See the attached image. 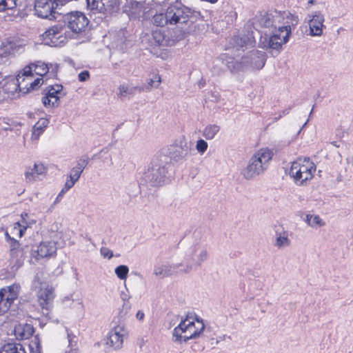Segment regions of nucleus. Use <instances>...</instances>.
Here are the masks:
<instances>
[{"label": "nucleus", "mask_w": 353, "mask_h": 353, "mask_svg": "<svg viewBox=\"0 0 353 353\" xmlns=\"http://www.w3.org/2000/svg\"><path fill=\"white\" fill-rule=\"evenodd\" d=\"M205 329L202 319L187 316L172 331V340L177 343H185L201 336Z\"/></svg>", "instance_id": "f257e3e1"}, {"label": "nucleus", "mask_w": 353, "mask_h": 353, "mask_svg": "<svg viewBox=\"0 0 353 353\" xmlns=\"http://www.w3.org/2000/svg\"><path fill=\"white\" fill-rule=\"evenodd\" d=\"M190 13L188 8L176 2L170 6L164 12L154 15L153 22L156 26L161 27L168 24H183L189 20Z\"/></svg>", "instance_id": "f03ea898"}, {"label": "nucleus", "mask_w": 353, "mask_h": 353, "mask_svg": "<svg viewBox=\"0 0 353 353\" xmlns=\"http://www.w3.org/2000/svg\"><path fill=\"white\" fill-rule=\"evenodd\" d=\"M272 156L271 150L260 149L250 158L248 165L241 171V174L246 179H252L261 174L268 168Z\"/></svg>", "instance_id": "7ed1b4c3"}, {"label": "nucleus", "mask_w": 353, "mask_h": 353, "mask_svg": "<svg viewBox=\"0 0 353 353\" xmlns=\"http://www.w3.org/2000/svg\"><path fill=\"white\" fill-rule=\"evenodd\" d=\"M316 166L308 157L298 158L291 163L288 172L297 185H304L313 178Z\"/></svg>", "instance_id": "20e7f679"}, {"label": "nucleus", "mask_w": 353, "mask_h": 353, "mask_svg": "<svg viewBox=\"0 0 353 353\" xmlns=\"http://www.w3.org/2000/svg\"><path fill=\"white\" fill-rule=\"evenodd\" d=\"M167 172L168 168L166 163L153 161L151 166L143 173L140 179V183L142 185L152 187L162 185L164 183Z\"/></svg>", "instance_id": "39448f33"}, {"label": "nucleus", "mask_w": 353, "mask_h": 353, "mask_svg": "<svg viewBox=\"0 0 353 353\" xmlns=\"http://www.w3.org/2000/svg\"><path fill=\"white\" fill-rule=\"evenodd\" d=\"M208 258V251L204 245L198 243L191 245L185 252L186 266L183 272L189 273L193 268L201 267Z\"/></svg>", "instance_id": "423d86ee"}, {"label": "nucleus", "mask_w": 353, "mask_h": 353, "mask_svg": "<svg viewBox=\"0 0 353 353\" xmlns=\"http://www.w3.org/2000/svg\"><path fill=\"white\" fill-rule=\"evenodd\" d=\"M16 78L20 85L21 92L23 95L39 89L44 83L43 78L36 77L32 68H24L18 73Z\"/></svg>", "instance_id": "0eeeda50"}, {"label": "nucleus", "mask_w": 353, "mask_h": 353, "mask_svg": "<svg viewBox=\"0 0 353 353\" xmlns=\"http://www.w3.org/2000/svg\"><path fill=\"white\" fill-rule=\"evenodd\" d=\"M19 289L18 284H13L0 290V326L4 323L2 315L18 297Z\"/></svg>", "instance_id": "6e6552de"}, {"label": "nucleus", "mask_w": 353, "mask_h": 353, "mask_svg": "<svg viewBox=\"0 0 353 353\" xmlns=\"http://www.w3.org/2000/svg\"><path fill=\"white\" fill-rule=\"evenodd\" d=\"M58 2L59 0H34V13L41 19H54Z\"/></svg>", "instance_id": "1a4fd4ad"}, {"label": "nucleus", "mask_w": 353, "mask_h": 353, "mask_svg": "<svg viewBox=\"0 0 353 353\" xmlns=\"http://www.w3.org/2000/svg\"><path fill=\"white\" fill-rule=\"evenodd\" d=\"M45 95L42 97V103L46 108H57L59 105L60 98L66 95L63 87L61 84H54L46 87Z\"/></svg>", "instance_id": "9d476101"}, {"label": "nucleus", "mask_w": 353, "mask_h": 353, "mask_svg": "<svg viewBox=\"0 0 353 353\" xmlns=\"http://www.w3.org/2000/svg\"><path fill=\"white\" fill-rule=\"evenodd\" d=\"M67 27L75 34H80L85 30L89 20L81 12L74 11L65 15Z\"/></svg>", "instance_id": "9b49d317"}, {"label": "nucleus", "mask_w": 353, "mask_h": 353, "mask_svg": "<svg viewBox=\"0 0 353 353\" xmlns=\"http://www.w3.org/2000/svg\"><path fill=\"white\" fill-rule=\"evenodd\" d=\"M304 22L309 28V35L311 37H320L323 33L325 28L324 15L320 11H314L308 14Z\"/></svg>", "instance_id": "f8f14e48"}, {"label": "nucleus", "mask_w": 353, "mask_h": 353, "mask_svg": "<svg viewBox=\"0 0 353 353\" xmlns=\"http://www.w3.org/2000/svg\"><path fill=\"white\" fill-rule=\"evenodd\" d=\"M41 37L42 41L46 45L54 47L61 46L66 40V37L63 35V28L59 26H54L48 28Z\"/></svg>", "instance_id": "ddd939ff"}, {"label": "nucleus", "mask_w": 353, "mask_h": 353, "mask_svg": "<svg viewBox=\"0 0 353 353\" xmlns=\"http://www.w3.org/2000/svg\"><path fill=\"white\" fill-rule=\"evenodd\" d=\"M170 157L174 161L185 159L191 152L190 143L184 137L176 139L168 149Z\"/></svg>", "instance_id": "4468645a"}, {"label": "nucleus", "mask_w": 353, "mask_h": 353, "mask_svg": "<svg viewBox=\"0 0 353 353\" xmlns=\"http://www.w3.org/2000/svg\"><path fill=\"white\" fill-rule=\"evenodd\" d=\"M127 335L128 332L123 326H115L109 332L106 344L114 350H119L122 347L124 339Z\"/></svg>", "instance_id": "2eb2a0df"}, {"label": "nucleus", "mask_w": 353, "mask_h": 353, "mask_svg": "<svg viewBox=\"0 0 353 353\" xmlns=\"http://www.w3.org/2000/svg\"><path fill=\"white\" fill-rule=\"evenodd\" d=\"M88 7L94 13L105 14L118 7V0H86Z\"/></svg>", "instance_id": "dca6fc26"}, {"label": "nucleus", "mask_w": 353, "mask_h": 353, "mask_svg": "<svg viewBox=\"0 0 353 353\" xmlns=\"http://www.w3.org/2000/svg\"><path fill=\"white\" fill-rule=\"evenodd\" d=\"M57 244L54 241H43L38 245L36 250L37 259L46 258L54 256L57 252Z\"/></svg>", "instance_id": "f3484780"}, {"label": "nucleus", "mask_w": 353, "mask_h": 353, "mask_svg": "<svg viewBox=\"0 0 353 353\" xmlns=\"http://www.w3.org/2000/svg\"><path fill=\"white\" fill-rule=\"evenodd\" d=\"M3 90L5 93H7L12 99L18 98L23 95L17 78H12L8 80L3 85Z\"/></svg>", "instance_id": "a211bd4d"}, {"label": "nucleus", "mask_w": 353, "mask_h": 353, "mask_svg": "<svg viewBox=\"0 0 353 353\" xmlns=\"http://www.w3.org/2000/svg\"><path fill=\"white\" fill-rule=\"evenodd\" d=\"M46 168L42 163H34L32 168H28L25 172V176L28 181H37L40 176H44Z\"/></svg>", "instance_id": "6ab92c4d"}, {"label": "nucleus", "mask_w": 353, "mask_h": 353, "mask_svg": "<svg viewBox=\"0 0 353 353\" xmlns=\"http://www.w3.org/2000/svg\"><path fill=\"white\" fill-rule=\"evenodd\" d=\"M54 298V290L52 287L41 288L39 292V303L43 308L48 309Z\"/></svg>", "instance_id": "aec40b11"}, {"label": "nucleus", "mask_w": 353, "mask_h": 353, "mask_svg": "<svg viewBox=\"0 0 353 353\" xmlns=\"http://www.w3.org/2000/svg\"><path fill=\"white\" fill-rule=\"evenodd\" d=\"M181 265V263L176 264H165L161 266L155 267L154 274L157 276L166 277L171 276L176 272L177 270Z\"/></svg>", "instance_id": "412c9836"}, {"label": "nucleus", "mask_w": 353, "mask_h": 353, "mask_svg": "<svg viewBox=\"0 0 353 353\" xmlns=\"http://www.w3.org/2000/svg\"><path fill=\"white\" fill-rule=\"evenodd\" d=\"M14 46L13 43L8 42L0 49V64L9 65L11 63L10 59L14 50Z\"/></svg>", "instance_id": "4be33fe9"}, {"label": "nucleus", "mask_w": 353, "mask_h": 353, "mask_svg": "<svg viewBox=\"0 0 353 353\" xmlns=\"http://www.w3.org/2000/svg\"><path fill=\"white\" fill-rule=\"evenodd\" d=\"M233 41L234 46L232 47V50H236V51L241 50L243 52L245 49H247L249 47H252L254 46V40L251 37H236L233 39Z\"/></svg>", "instance_id": "5701e85b"}, {"label": "nucleus", "mask_w": 353, "mask_h": 353, "mask_svg": "<svg viewBox=\"0 0 353 353\" xmlns=\"http://www.w3.org/2000/svg\"><path fill=\"white\" fill-rule=\"evenodd\" d=\"M63 302L65 305H69L76 312L83 314L84 312V305L81 299H74L72 295L65 296L63 299Z\"/></svg>", "instance_id": "b1692460"}, {"label": "nucleus", "mask_w": 353, "mask_h": 353, "mask_svg": "<svg viewBox=\"0 0 353 353\" xmlns=\"http://www.w3.org/2000/svg\"><path fill=\"white\" fill-rule=\"evenodd\" d=\"M282 35L283 38L281 39L277 34L273 33L269 39L268 47L274 50L281 48L282 46L288 41V32L286 31Z\"/></svg>", "instance_id": "393cba45"}, {"label": "nucleus", "mask_w": 353, "mask_h": 353, "mask_svg": "<svg viewBox=\"0 0 353 353\" xmlns=\"http://www.w3.org/2000/svg\"><path fill=\"white\" fill-rule=\"evenodd\" d=\"M161 83V78L159 74H155L147 81V84L140 86L139 93L149 92L152 88H158Z\"/></svg>", "instance_id": "a878e982"}, {"label": "nucleus", "mask_w": 353, "mask_h": 353, "mask_svg": "<svg viewBox=\"0 0 353 353\" xmlns=\"http://www.w3.org/2000/svg\"><path fill=\"white\" fill-rule=\"evenodd\" d=\"M130 16L139 18L143 15L145 11L143 4L137 1H131L128 10Z\"/></svg>", "instance_id": "bb28decb"}, {"label": "nucleus", "mask_w": 353, "mask_h": 353, "mask_svg": "<svg viewBox=\"0 0 353 353\" xmlns=\"http://www.w3.org/2000/svg\"><path fill=\"white\" fill-rule=\"evenodd\" d=\"M48 124V120L45 119H39L32 128V139L38 140L40 135L43 132L44 129L47 127Z\"/></svg>", "instance_id": "cd10ccee"}, {"label": "nucleus", "mask_w": 353, "mask_h": 353, "mask_svg": "<svg viewBox=\"0 0 353 353\" xmlns=\"http://www.w3.org/2000/svg\"><path fill=\"white\" fill-rule=\"evenodd\" d=\"M0 353H26L20 343H7L0 350Z\"/></svg>", "instance_id": "c85d7f7f"}, {"label": "nucleus", "mask_w": 353, "mask_h": 353, "mask_svg": "<svg viewBox=\"0 0 353 353\" xmlns=\"http://www.w3.org/2000/svg\"><path fill=\"white\" fill-rule=\"evenodd\" d=\"M304 221L310 227L313 228L323 227L325 225L321 217L316 214H307Z\"/></svg>", "instance_id": "c756f323"}, {"label": "nucleus", "mask_w": 353, "mask_h": 353, "mask_svg": "<svg viewBox=\"0 0 353 353\" xmlns=\"http://www.w3.org/2000/svg\"><path fill=\"white\" fill-rule=\"evenodd\" d=\"M15 334H19L21 339L29 338L33 333V327L29 325L26 324L23 326L19 325L14 329Z\"/></svg>", "instance_id": "7c9ffc66"}, {"label": "nucleus", "mask_w": 353, "mask_h": 353, "mask_svg": "<svg viewBox=\"0 0 353 353\" xmlns=\"http://www.w3.org/2000/svg\"><path fill=\"white\" fill-rule=\"evenodd\" d=\"M290 240L285 232L277 233L275 237L274 245L281 249L289 246Z\"/></svg>", "instance_id": "2f4dec72"}, {"label": "nucleus", "mask_w": 353, "mask_h": 353, "mask_svg": "<svg viewBox=\"0 0 353 353\" xmlns=\"http://www.w3.org/2000/svg\"><path fill=\"white\" fill-rule=\"evenodd\" d=\"M220 130V127L216 124L208 125L203 130L202 135L206 139L210 140L214 138Z\"/></svg>", "instance_id": "473e14b6"}, {"label": "nucleus", "mask_w": 353, "mask_h": 353, "mask_svg": "<svg viewBox=\"0 0 353 353\" xmlns=\"http://www.w3.org/2000/svg\"><path fill=\"white\" fill-rule=\"evenodd\" d=\"M140 86L128 87L126 85H120L119 87L118 96L119 97H125L126 95H134L137 92H139Z\"/></svg>", "instance_id": "72a5a7b5"}, {"label": "nucleus", "mask_w": 353, "mask_h": 353, "mask_svg": "<svg viewBox=\"0 0 353 353\" xmlns=\"http://www.w3.org/2000/svg\"><path fill=\"white\" fill-rule=\"evenodd\" d=\"M265 63V55L261 51H252L251 52L250 64L263 66Z\"/></svg>", "instance_id": "f704fd0d"}, {"label": "nucleus", "mask_w": 353, "mask_h": 353, "mask_svg": "<svg viewBox=\"0 0 353 353\" xmlns=\"http://www.w3.org/2000/svg\"><path fill=\"white\" fill-rule=\"evenodd\" d=\"M114 272L119 279L125 280L128 276L129 268L127 265H120L115 268Z\"/></svg>", "instance_id": "c9c22d12"}, {"label": "nucleus", "mask_w": 353, "mask_h": 353, "mask_svg": "<svg viewBox=\"0 0 353 353\" xmlns=\"http://www.w3.org/2000/svg\"><path fill=\"white\" fill-rule=\"evenodd\" d=\"M18 0H0V12L12 10L17 6Z\"/></svg>", "instance_id": "e433bc0d"}, {"label": "nucleus", "mask_w": 353, "mask_h": 353, "mask_svg": "<svg viewBox=\"0 0 353 353\" xmlns=\"http://www.w3.org/2000/svg\"><path fill=\"white\" fill-rule=\"evenodd\" d=\"M152 36L155 43L157 45H164L165 37L161 30L158 28L152 31Z\"/></svg>", "instance_id": "4c0bfd02"}, {"label": "nucleus", "mask_w": 353, "mask_h": 353, "mask_svg": "<svg viewBox=\"0 0 353 353\" xmlns=\"http://www.w3.org/2000/svg\"><path fill=\"white\" fill-rule=\"evenodd\" d=\"M35 221L32 219H29V215L28 213H23L21 214V220L20 222H17L15 225H17L18 227H24L28 228L32 224H34Z\"/></svg>", "instance_id": "58836bf2"}, {"label": "nucleus", "mask_w": 353, "mask_h": 353, "mask_svg": "<svg viewBox=\"0 0 353 353\" xmlns=\"http://www.w3.org/2000/svg\"><path fill=\"white\" fill-rule=\"evenodd\" d=\"M208 143L203 139H199L196 141V149L201 154H204L208 149Z\"/></svg>", "instance_id": "ea45409f"}, {"label": "nucleus", "mask_w": 353, "mask_h": 353, "mask_svg": "<svg viewBox=\"0 0 353 353\" xmlns=\"http://www.w3.org/2000/svg\"><path fill=\"white\" fill-rule=\"evenodd\" d=\"M89 162V158L87 156H83L81 157L77 162V165L74 167L81 172L83 171L85 168L87 166Z\"/></svg>", "instance_id": "a19ab883"}, {"label": "nucleus", "mask_w": 353, "mask_h": 353, "mask_svg": "<svg viewBox=\"0 0 353 353\" xmlns=\"http://www.w3.org/2000/svg\"><path fill=\"white\" fill-rule=\"evenodd\" d=\"M288 32V38L290 37V35L291 34V27L290 26H281L278 29L275 30L273 32L274 34H277V36L279 37V38L282 39L283 33L284 34L285 32Z\"/></svg>", "instance_id": "79ce46f5"}, {"label": "nucleus", "mask_w": 353, "mask_h": 353, "mask_svg": "<svg viewBox=\"0 0 353 353\" xmlns=\"http://www.w3.org/2000/svg\"><path fill=\"white\" fill-rule=\"evenodd\" d=\"M35 76L43 77L44 81L47 79L46 78L49 72V68H34Z\"/></svg>", "instance_id": "37998d69"}, {"label": "nucleus", "mask_w": 353, "mask_h": 353, "mask_svg": "<svg viewBox=\"0 0 353 353\" xmlns=\"http://www.w3.org/2000/svg\"><path fill=\"white\" fill-rule=\"evenodd\" d=\"M67 336H68L69 347H70V350H77L76 348H74L75 346L77 345V336H74L73 334L70 333L68 330H67Z\"/></svg>", "instance_id": "c03bdc74"}, {"label": "nucleus", "mask_w": 353, "mask_h": 353, "mask_svg": "<svg viewBox=\"0 0 353 353\" xmlns=\"http://www.w3.org/2000/svg\"><path fill=\"white\" fill-rule=\"evenodd\" d=\"M83 172H81V170H78L77 168H73L70 172V174H69V178L73 179L74 181H78V180L80 178V176L81 174Z\"/></svg>", "instance_id": "a18cd8bd"}, {"label": "nucleus", "mask_w": 353, "mask_h": 353, "mask_svg": "<svg viewBox=\"0 0 353 353\" xmlns=\"http://www.w3.org/2000/svg\"><path fill=\"white\" fill-rule=\"evenodd\" d=\"M100 253L104 258H107L110 259L113 256V252L109 248L105 247H102L100 250Z\"/></svg>", "instance_id": "49530a36"}, {"label": "nucleus", "mask_w": 353, "mask_h": 353, "mask_svg": "<svg viewBox=\"0 0 353 353\" xmlns=\"http://www.w3.org/2000/svg\"><path fill=\"white\" fill-rule=\"evenodd\" d=\"M19 245V242L17 241H14L12 245H11V250H10V253H11V255L12 256H14V255H17L18 256V254L19 253H21V251L20 250H18L16 247Z\"/></svg>", "instance_id": "de8ad7c7"}, {"label": "nucleus", "mask_w": 353, "mask_h": 353, "mask_svg": "<svg viewBox=\"0 0 353 353\" xmlns=\"http://www.w3.org/2000/svg\"><path fill=\"white\" fill-rule=\"evenodd\" d=\"M78 77L80 81H85L90 78V73L88 71L84 70L79 74Z\"/></svg>", "instance_id": "09e8293b"}, {"label": "nucleus", "mask_w": 353, "mask_h": 353, "mask_svg": "<svg viewBox=\"0 0 353 353\" xmlns=\"http://www.w3.org/2000/svg\"><path fill=\"white\" fill-rule=\"evenodd\" d=\"M76 182H77V181H74L73 179H72L69 178V176H68L63 188H65V190L68 191L71 188H72Z\"/></svg>", "instance_id": "8fccbe9b"}, {"label": "nucleus", "mask_w": 353, "mask_h": 353, "mask_svg": "<svg viewBox=\"0 0 353 353\" xmlns=\"http://www.w3.org/2000/svg\"><path fill=\"white\" fill-rule=\"evenodd\" d=\"M144 317H145V314H144L143 311L139 310L137 312L136 318H137V320H139L140 321H143V319H144Z\"/></svg>", "instance_id": "3c124183"}, {"label": "nucleus", "mask_w": 353, "mask_h": 353, "mask_svg": "<svg viewBox=\"0 0 353 353\" xmlns=\"http://www.w3.org/2000/svg\"><path fill=\"white\" fill-rule=\"evenodd\" d=\"M28 228H25L24 227H18L17 225H15L14 226V230H19V236L21 237L23 235V233L25 232V230L27 229Z\"/></svg>", "instance_id": "603ef678"}, {"label": "nucleus", "mask_w": 353, "mask_h": 353, "mask_svg": "<svg viewBox=\"0 0 353 353\" xmlns=\"http://www.w3.org/2000/svg\"><path fill=\"white\" fill-rule=\"evenodd\" d=\"M66 192H68V190H65V188H63L62 190L59 193V194L56 199V201H57L59 199H61L65 194Z\"/></svg>", "instance_id": "864d4df0"}, {"label": "nucleus", "mask_w": 353, "mask_h": 353, "mask_svg": "<svg viewBox=\"0 0 353 353\" xmlns=\"http://www.w3.org/2000/svg\"><path fill=\"white\" fill-rule=\"evenodd\" d=\"M36 345V347H37V350L36 352H34L33 353H40V350H39V344L35 341V342H32V344L30 345V347L32 348V345Z\"/></svg>", "instance_id": "5fc2aeb1"}, {"label": "nucleus", "mask_w": 353, "mask_h": 353, "mask_svg": "<svg viewBox=\"0 0 353 353\" xmlns=\"http://www.w3.org/2000/svg\"><path fill=\"white\" fill-rule=\"evenodd\" d=\"M290 108H288L286 110H284L280 112L279 113H281L282 114V117H283V115L288 114L289 112H290Z\"/></svg>", "instance_id": "6e6d98bb"}, {"label": "nucleus", "mask_w": 353, "mask_h": 353, "mask_svg": "<svg viewBox=\"0 0 353 353\" xmlns=\"http://www.w3.org/2000/svg\"><path fill=\"white\" fill-rule=\"evenodd\" d=\"M347 163L353 166V155L347 159Z\"/></svg>", "instance_id": "4d7b16f0"}, {"label": "nucleus", "mask_w": 353, "mask_h": 353, "mask_svg": "<svg viewBox=\"0 0 353 353\" xmlns=\"http://www.w3.org/2000/svg\"><path fill=\"white\" fill-rule=\"evenodd\" d=\"M330 143L334 145V147L336 148H339L340 146V145L339 144V143L337 141H332L330 142Z\"/></svg>", "instance_id": "13d9d810"}, {"label": "nucleus", "mask_w": 353, "mask_h": 353, "mask_svg": "<svg viewBox=\"0 0 353 353\" xmlns=\"http://www.w3.org/2000/svg\"><path fill=\"white\" fill-rule=\"evenodd\" d=\"M64 353H79L77 350H70L69 351H66Z\"/></svg>", "instance_id": "bf43d9fd"}, {"label": "nucleus", "mask_w": 353, "mask_h": 353, "mask_svg": "<svg viewBox=\"0 0 353 353\" xmlns=\"http://www.w3.org/2000/svg\"><path fill=\"white\" fill-rule=\"evenodd\" d=\"M281 117H282V114L281 113H279V115L277 117H276L275 118H274V121H278Z\"/></svg>", "instance_id": "052dcab7"}, {"label": "nucleus", "mask_w": 353, "mask_h": 353, "mask_svg": "<svg viewBox=\"0 0 353 353\" xmlns=\"http://www.w3.org/2000/svg\"><path fill=\"white\" fill-rule=\"evenodd\" d=\"M121 299H122L123 300H124V301H125V300H127V299H128V296H127L125 294L122 293V294H121Z\"/></svg>", "instance_id": "680f3d73"}, {"label": "nucleus", "mask_w": 353, "mask_h": 353, "mask_svg": "<svg viewBox=\"0 0 353 353\" xmlns=\"http://www.w3.org/2000/svg\"><path fill=\"white\" fill-rule=\"evenodd\" d=\"M308 3L313 5L315 3V0H308Z\"/></svg>", "instance_id": "e2e57ef3"}, {"label": "nucleus", "mask_w": 353, "mask_h": 353, "mask_svg": "<svg viewBox=\"0 0 353 353\" xmlns=\"http://www.w3.org/2000/svg\"><path fill=\"white\" fill-rule=\"evenodd\" d=\"M229 54H230V52H227V53L223 54V57H225V58H226V57H228V56Z\"/></svg>", "instance_id": "0e129e2a"}, {"label": "nucleus", "mask_w": 353, "mask_h": 353, "mask_svg": "<svg viewBox=\"0 0 353 353\" xmlns=\"http://www.w3.org/2000/svg\"><path fill=\"white\" fill-rule=\"evenodd\" d=\"M200 84L201 85V86H204L205 82H203H203H200Z\"/></svg>", "instance_id": "69168bd1"}, {"label": "nucleus", "mask_w": 353, "mask_h": 353, "mask_svg": "<svg viewBox=\"0 0 353 353\" xmlns=\"http://www.w3.org/2000/svg\"><path fill=\"white\" fill-rule=\"evenodd\" d=\"M30 66H35V67H37V66H39V65H37V64H32V65H30Z\"/></svg>", "instance_id": "338daca9"}, {"label": "nucleus", "mask_w": 353, "mask_h": 353, "mask_svg": "<svg viewBox=\"0 0 353 353\" xmlns=\"http://www.w3.org/2000/svg\"><path fill=\"white\" fill-rule=\"evenodd\" d=\"M69 64H74V63H72V61L70 60V61L68 62Z\"/></svg>", "instance_id": "774afa93"}]
</instances>
